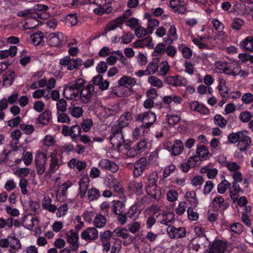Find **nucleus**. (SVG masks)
Masks as SVG:
<instances>
[{
	"label": "nucleus",
	"instance_id": "obj_48",
	"mask_svg": "<svg viewBox=\"0 0 253 253\" xmlns=\"http://www.w3.org/2000/svg\"><path fill=\"white\" fill-rule=\"evenodd\" d=\"M244 133L245 132L243 131L231 133L228 136V140L229 143L235 144L239 141Z\"/></svg>",
	"mask_w": 253,
	"mask_h": 253
},
{
	"label": "nucleus",
	"instance_id": "obj_18",
	"mask_svg": "<svg viewBox=\"0 0 253 253\" xmlns=\"http://www.w3.org/2000/svg\"><path fill=\"white\" fill-rule=\"evenodd\" d=\"M110 185L111 188L113 189L114 191L116 193L118 196L120 198L124 197L125 196L124 195V188H123V186L115 177L111 176V178L109 179Z\"/></svg>",
	"mask_w": 253,
	"mask_h": 253
},
{
	"label": "nucleus",
	"instance_id": "obj_15",
	"mask_svg": "<svg viewBox=\"0 0 253 253\" xmlns=\"http://www.w3.org/2000/svg\"><path fill=\"white\" fill-rule=\"evenodd\" d=\"M113 233L117 236L121 237L123 239H128L129 241L127 242L126 241H124L123 244L124 245H127L131 243L132 241V237L128 232V230L124 227H118L115 229Z\"/></svg>",
	"mask_w": 253,
	"mask_h": 253
},
{
	"label": "nucleus",
	"instance_id": "obj_53",
	"mask_svg": "<svg viewBox=\"0 0 253 253\" xmlns=\"http://www.w3.org/2000/svg\"><path fill=\"white\" fill-rule=\"evenodd\" d=\"M69 112L73 117L79 118L83 116L84 111L81 107L73 106L69 108Z\"/></svg>",
	"mask_w": 253,
	"mask_h": 253
},
{
	"label": "nucleus",
	"instance_id": "obj_26",
	"mask_svg": "<svg viewBox=\"0 0 253 253\" xmlns=\"http://www.w3.org/2000/svg\"><path fill=\"white\" fill-rule=\"evenodd\" d=\"M190 108L193 111H196L202 115H207L209 113V110L206 106L194 101L190 103Z\"/></svg>",
	"mask_w": 253,
	"mask_h": 253
},
{
	"label": "nucleus",
	"instance_id": "obj_7",
	"mask_svg": "<svg viewBox=\"0 0 253 253\" xmlns=\"http://www.w3.org/2000/svg\"><path fill=\"white\" fill-rule=\"evenodd\" d=\"M47 154L41 151H38L35 156V164L37 174L42 175L46 172V163Z\"/></svg>",
	"mask_w": 253,
	"mask_h": 253
},
{
	"label": "nucleus",
	"instance_id": "obj_52",
	"mask_svg": "<svg viewBox=\"0 0 253 253\" xmlns=\"http://www.w3.org/2000/svg\"><path fill=\"white\" fill-rule=\"evenodd\" d=\"M148 83L151 85L157 88H161L163 85V81L156 76H149L147 80Z\"/></svg>",
	"mask_w": 253,
	"mask_h": 253
},
{
	"label": "nucleus",
	"instance_id": "obj_47",
	"mask_svg": "<svg viewBox=\"0 0 253 253\" xmlns=\"http://www.w3.org/2000/svg\"><path fill=\"white\" fill-rule=\"evenodd\" d=\"M121 110V107L119 104H114L112 105L109 106L108 108H105L104 111L107 114V116L114 115L117 113H119Z\"/></svg>",
	"mask_w": 253,
	"mask_h": 253
},
{
	"label": "nucleus",
	"instance_id": "obj_25",
	"mask_svg": "<svg viewBox=\"0 0 253 253\" xmlns=\"http://www.w3.org/2000/svg\"><path fill=\"white\" fill-rule=\"evenodd\" d=\"M251 142V138L245 132L238 142L237 147L241 151H245L250 147Z\"/></svg>",
	"mask_w": 253,
	"mask_h": 253
},
{
	"label": "nucleus",
	"instance_id": "obj_46",
	"mask_svg": "<svg viewBox=\"0 0 253 253\" xmlns=\"http://www.w3.org/2000/svg\"><path fill=\"white\" fill-rule=\"evenodd\" d=\"M140 213V210L138 209L136 205H133L131 206L127 212V216L132 220H136L139 217Z\"/></svg>",
	"mask_w": 253,
	"mask_h": 253
},
{
	"label": "nucleus",
	"instance_id": "obj_58",
	"mask_svg": "<svg viewBox=\"0 0 253 253\" xmlns=\"http://www.w3.org/2000/svg\"><path fill=\"white\" fill-rule=\"evenodd\" d=\"M18 185L20 188L21 193L24 195H26L28 193V180L24 178L20 179L19 181Z\"/></svg>",
	"mask_w": 253,
	"mask_h": 253
},
{
	"label": "nucleus",
	"instance_id": "obj_21",
	"mask_svg": "<svg viewBox=\"0 0 253 253\" xmlns=\"http://www.w3.org/2000/svg\"><path fill=\"white\" fill-rule=\"evenodd\" d=\"M121 198L123 201L118 200L113 201L112 211L117 215H121L126 209L125 203L126 201V198L124 196Z\"/></svg>",
	"mask_w": 253,
	"mask_h": 253
},
{
	"label": "nucleus",
	"instance_id": "obj_57",
	"mask_svg": "<svg viewBox=\"0 0 253 253\" xmlns=\"http://www.w3.org/2000/svg\"><path fill=\"white\" fill-rule=\"evenodd\" d=\"M214 123L216 126L223 128L226 126L227 121L221 115L216 114L214 117Z\"/></svg>",
	"mask_w": 253,
	"mask_h": 253
},
{
	"label": "nucleus",
	"instance_id": "obj_30",
	"mask_svg": "<svg viewBox=\"0 0 253 253\" xmlns=\"http://www.w3.org/2000/svg\"><path fill=\"white\" fill-rule=\"evenodd\" d=\"M90 3H94L104 8L106 13L111 12L112 8L111 6L114 0H89Z\"/></svg>",
	"mask_w": 253,
	"mask_h": 253
},
{
	"label": "nucleus",
	"instance_id": "obj_3",
	"mask_svg": "<svg viewBox=\"0 0 253 253\" xmlns=\"http://www.w3.org/2000/svg\"><path fill=\"white\" fill-rule=\"evenodd\" d=\"M47 157L50 158L49 161L48 168L45 173V177L50 178L52 174L55 173L62 165L61 160L57 155V151L54 150L53 152L47 154Z\"/></svg>",
	"mask_w": 253,
	"mask_h": 253
},
{
	"label": "nucleus",
	"instance_id": "obj_42",
	"mask_svg": "<svg viewBox=\"0 0 253 253\" xmlns=\"http://www.w3.org/2000/svg\"><path fill=\"white\" fill-rule=\"evenodd\" d=\"M185 198L192 207L196 208L198 205V200L194 191H187L185 194Z\"/></svg>",
	"mask_w": 253,
	"mask_h": 253
},
{
	"label": "nucleus",
	"instance_id": "obj_12",
	"mask_svg": "<svg viewBox=\"0 0 253 253\" xmlns=\"http://www.w3.org/2000/svg\"><path fill=\"white\" fill-rule=\"evenodd\" d=\"M167 232L171 239L181 238L186 235V230L184 227L176 228L173 226H169Z\"/></svg>",
	"mask_w": 253,
	"mask_h": 253
},
{
	"label": "nucleus",
	"instance_id": "obj_11",
	"mask_svg": "<svg viewBox=\"0 0 253 253\" xmlns=\"http://www.w3.org/2000/svg\"><path fill=\"white\" fill-rule=\"evenodd\" d=\"M60 64L62 66V69L66 67L69 70H72L78 66L82 65V60L78 58H71L67 56L60 60Z\"/></svg>",
	"mask_w": 253,
	"mask_h": 253
},
{
	"label": "nucleus",
	"instance_id": "obj_50",
	"mask_svg": "<svg viewBox=\"0 0 253 253\" xmlns=\"http://www.w3.org/2000/svg\"><path fill=\"white\" fill-rule=\"evenodd\" d=\"M181 117L179 115L169 114L166 116V121L170 126H174L180 122Z\"/></svg>",
	"mask_w": 253,
	"mask_h": 253
},
{
	"label": "nucleus",
	"instance_id": "obj_43",
	"mask_svg": "<svg viewBox=\"0 0 253 253\" xmlns=\"http://www.w3.org/2000/svg\"><path fill=\"white\" fill-rule=\"evenodd\" d=\"M51 116V112L49 110H45L40 114L38 118L37 121L39 123L46 125H47Z\"/></svg>",
	"mask_w": 253,
	"mask_h": 253
},
{
	"label": "nucleus",
	"instance_id": "obj_27",
	"mask_svg": "<svg viewBox=\"0 0 253 253\" xmlns=\"http://www.w3.org/2000/svg\"><path fill=\"white\" fill-rule=\"evenodd\" d=\"M15 72L12 70H8L3 75L2 85L8 87L12 85L14 78Z\"/></svg>",
	"mask_w": 253,
	"mask_h": 253
},
{
	"label": "nucleus",
	"instance_id": "obj_35",
	"mask_svg": "<svg viewBox=\"0 0 253 253\" xmlns=\"http://www.w3.org/2000/svg\"><path fill=\"white\" fill-rule=\"evenodd\" d=\"M136 81L134 78L127 76H123L119 81L118 84L120 86L126 87H132L136 84Z\"/></svg>",
	"mask_w": 253,
	"mask_h": 253
},
{
	"label": "nucleus",
	"instance_id": "obj_60",
	"mask_svg": "<svg viewBox=\"0 0 253 253\" xmlns=\"http://www.w3.org/2000/svg\"><path fill=\"white\" fill-rule=\"evenodd\" d=\"M87 196L89 201L96 200L100 196V192L96 188H91L87 192Z\"/></svg>",
	"mask_w": 253,
	"mask_h": 253
},
{
	"label": "nucleus",
	"instance_id": "obj_29",
	"mask_svg": "<svg viewBox=\"0 0 253 253\" xmlns=\"http://www.w3.org/2000/svg\"><path fill=\"white\" fill-rule=\"evenodd\" d=\"M39 19H42L41 17H34L30 16L27 18L23 24L24 30H28L35 28L40 24Z\"/></svg>",
	"mask_w": 253,
	"mask_h": 253
},
{
	"label": "nucleus",
	"instance_id": "obj_22",
	"mask_svg": "<svg viewBox=\"0 0 253 253\" xmlns=\"http://www.w3.org/2000/svg\"><path fill=\"white\" fill-rule=\"evenodd\" d=\"M239 46L243 51L253 52V36L247 37L240 42Z\"/></svg>",
	"mask_w": 253,
	"mask_h": 253
},
{
	"label": "nucleus",
	"instance_id": "obj_44",
	"mask_svg": "<svg viewBox=\"0 0 253 253\" xmlns=\"http://www.w3.org/2000/svg\"><path fill=\"white\" fill-rule=\"evenodd\" d=\"M200 172L202 173H207L208 177L212 179L216 176L218 170L215 168L212 169L209 166H206L201 169Z\"/></svg>",
	"mask_w": 253,
	"mask_h": 253
},
{
	"label": "nucleus",
	"instance_id": "obj_59",
	"mask_svg": "<svg viewBox=\"0 0 253 253\" xmlns=\"http://www.w3.org/2000/svg\"><path fill=\"white\" fill-rule=\"evenodd\" d=\"M230 186V183L226 179H224L217 186V191L219 194L224 193L227 189Z\"/></svg>",
	"mask_w": 253,
	"mask_h": 253
},
{
	"label": "nucleus",
	"instance_id": "obj_54",
	"mask_svg": "<svg viewBox=\"0 0 253 253\" xmlns=\"http://www.w3.org/2000/svg\"><path fill=\"white\" fill-rule=\"evenodd\" d=\"M31 40L35 45H39L43 40V34L40 32L36 33L31 36Z\"/></svg>",
	"mask_w": 253,
	"mask_h": 253
},
{
	"label": "nucleus",
	"instance_id": "obj_8",
	"mask_svg": "<svg viewBox=\"0 0 253 253\" xmlns=\"http://www.w3.org/2000/svg\"><path fill=\"white\" fill-rule=\"evenodd\" d=\"M85 83L80 89V98L83 103H87L91 101L94 94V86L91 84L85 85Z\"/></svg>",
	"mask_w": 253,
	"mask_h": 253
},
{
	"label": "nucleus",
	"instance_id": "obj_2",
	"mask_svg": "<svg viewBox=\"0 0 253 253\" xmlns=\"http://www.w3.org/2000/svg\"><path fill=\"white\" fill-rule=\"evenodd\" d=\"M85 81L82 79H77L74 83H70L66 85L63 91V95L68 100L75 99L80 93V89L82 87Z\"/></svg>",
	"mask_w": 253,
	"mask_h": 253
},
{
	"label": "nucleus",
	"instance_id": "obj_45",
	"mask_svg": "<svg viewBox=\"0 0 253 253\" xmlns=\"http://www.w3.org/2000/svg\"><path fill=\"white\" fill-rule=\"evenodd\" d=\"M106 221L104 216L101 214H97L94 217L93 224L96 227L100 228L105 225Z\"/></svg>",
	"mask_w": 253,
	"mask_h": 253
},
{
	"label": "nucleus",
	"instance_id": "obj_40",
	"mask_svg": "<svg viewBox=\"0 0 253 253\" xmlns=\"http://www.w3.org/2000/svg\"><path fill=\"white\" fill-rule=\"evenodd\" d=\"M80 194L81 197H84L89 185V179L87 176H84L79 182Z\"/></svg>",
	"mask_w": 253,
	"mask_h": 253
},
{
	"label": "nucleus",
	"instance_id": "obj_6",
	"mask_svg": "<svg viewBox=\"0 0 253 253\" xmlns=\"http://www.w3.org/2000/svg\"><path fill=\"white\" fill-rule=\"evenodd\" d=\"M157 117L156 114L151 111L137 114L135 120L138 122H142V125L145 128H149L156 122Z\"/></svg>",
	"mask_w": 253,
	"mask_h": 253
},
{
	"label": "nucleus",
	"instance_id": "obj_32",
	"mask_svg": "<svg viewBox=\"0 0 253 253\" xmlns=\"http://www.w3.org/2000/svg\"><path fill=\"white\" fill-rule=\"evenodd\" d=\"M52 200L49 196H44L43 198L42 206V208L50 212L54 213L57 209V207L52 204Z\"/></svg>",
	"mask_w": 253,
	"mask_h": 253
},
{
	"label": "nucleus",
	"instance_id": "obj_24",
	"mask_svg": "<svg viewBox=\"0 0 253 253\" xmlns=\"http://www.w3.org/2000/svg\"><path fill=\"white\" fill-rule=\"evenodd\" d=\"M157 217L161 224L168 225L174 219V214L172 212H168L159 213Z\"/></svg>",
	"mask_w": 253,
	"mask_h": 253
},
{
	"label": "nucleus",
	"instance_id": "obj_62",
	"mask_svg": "<svg viewBox=\"0 0 253 253\" xmlns=\"http://www.w3.org/2000/svg\"><path fill=\"white\" fill-rule=\"evenodd\" d=\"M145 127L142 125L135 127L132 131V137L135 139H138L140 137L143 135Z\"/></svg>",
	"mask_w": 253,
	"mask_h": 253
},
{
	"label": "nucleus",
	"instance_id": "obj_17",
	"mask_svg": "<svg viewBox=\"0 0 253 253\" xmlns=\"http://www.w3.org/2000/svg\"><path fill=\"white\" fill-rule=\"evenodd\" d=\"M38 223V219L36 216L32 215H26L22 220V225L29 230H32L34 226Z\"/></svg>",
	"mask_w": 253,
	"mask_h": 253
},
{
	"label": "nucleus",
	"instance_id": "obj_16",
	"mask_svg": "<svg viewBox=\"0 0 253 253\" xmlns=\"http://www.w3.org/2000/svg\"><path fill=\"white\" fill-rule=\"evenodd\" d=\"M147 163L146 158L142 157L135 163L133 171V174L135 176L137 177L142 174L146 167Z\"/></svg>",
	"mask_w": 253,
	"mask_h": 253
},
{
	"label": "nucleus",
	"instance_id": "obj_10",
	"mask_svg": "<svg viewBox=\"0 0 253 253\" xmlns=\"http://www.w3.org/2000/svg\"><path fill=\"white\" fill-rule=\"evenodd\" d=\"M66 240L73 251L78 250L79 247V236L78 232L71 229L66 233Z\"/></svg>",
	"mask_w": 253,
	"mask_h": 253
},
{
	"label": "nucleus",
	"instance_id": "obj_14",
	"mask_svg": "<svg viewBox=\"0 0 253 253\" xmlns=\"http://www.w3.org/2000/svg\"><path fill=\"white\" fill-rule=\"evenodd\" d=\"M72 185V182L67 180L59 187L56 194V197L57 201L63 202L66 199L67 190Z\"/></svg>",
	"mask_w": 253,
	"mask_h": 253
},
{
	"label": "nucleus",
	"instance_id": "obj_56",
	"mask_svg": "<svg viewBox=\"0 0 253 253\" xmlns=\"http://www.w3.org/2000/svg\"><path fill=\"white\" fill-rule=\"evenodd\" d=\"M13 226V218L8 217L4 219L3 217H0V229L4 228H10Z\"/></svg>",
	"mask_w": 253,
	"mask_h": 253
},
{
	"label": "nucleus",
	"instance_id": "obj_19",
	"mask_svg": "<svg viewBox=\"0 0 253 253\" xmlns=\"http://www.w3.org/2000/svg\"><path fill=\"white\" fill-rule=\"evenodd\" d=\"M99 166L102 169L116 172L119 169L118 166L114 162L108 159H102L100 161Z\"/></svg>",
	"mask_w": 253,
	"mask_h": 253
},
{
	"label": "nucleus",
	"instance_id": "obj_4",
	"mask_svg": "<svg viewBox=\"0 0 253 253\" xmlns=\"http://www.w3.org/2000/svg\"><path fill=\"white\" fill-rule=\"evenodd\" d=\"M224 74L233 77L238 76L240 77H246L249 74L248 72L242 70L240 64L235 61L227 62Z\"/></svg>",
	"mask_w": 253,
	"mask_h": 253
},
{
	"label": "nucleus",
	"instance_id": "obj_1",
	"mask_svg": "<svg viewBox=\"0 0 253 253\" xmlns=\"http://www.w3.org/2000/svg\"><path fill=\"white\" fill-rule=\"evenodd\" d=\"M48 6L44 4H38L34 5L31 9L21 10L18 13V15L25 17L27 18L30 16L34 17H41L42 19H47L49 17V14L46 12Z\"/></svg>",
	"mask_w": 253,
	"mask_h": 253
},
{
	"label": "nucleus",
	"instance_id": "obj_31",
	"mask_svg": "<svg viewBox=\"0 0 253 253\" xmlns=\"http://www.w3.org/2000/svg\"><path fill=\"white\" fill-rule=\"evenodd\" d=\"M178 35L176 29L174 25H171L168 30L167 37L164 39V42L166 43L170 44L177 39Z\"/></svg>",
	"mask_w": 253,
	"mask_h": 253
},
{
	"label": "nucleus",
	"instance_id": "obj_23",
	"mask_svg": "<svg viewBox=\"0 0 253 253\" xmlns=\"http://www.w3.org/2000/svg\"><path fill=\"white\" fill-rule=\"evenodd\" d=\"M98 231L94 227H89L81 234L82 238L86 241L95 240L98 237Z\"/></svg>",
	"mask_w": 253,
	"mask_h": 253
},
{
	"label": "nucleus",
	"instance_id": "obj_61",
	"mask_svg": "<svg viewBox=\"0 0 253 253\" xmlns=\"http://www.w3.org/2000/svg\"><path fill=\"white\" fill-rule=\"evenodd\" d=\"M127 227L128 231H129L132 234H135L140 230L141 228V225L140 222L135 221L132 222L131 224H128Z\"/></svg>",
	"mask_w": 253,
	"mask_h": 253
},
{
	"label": "nucleus",
	"instance_id": "obj_38",
	"mask_svg": "<svg viewBox=\"0 0 253 253\" xmlns=\"http://www.w3.org/2000/svg\"><path fill=\"white\" fill-rule=\"evenodd\" d=\"M17 52L16 46H11L8 49L0 50V60L4 59L8 56L13 57L15 56Z\"/></svg>",
	"mask_w": 253,
	"mask_h": 253
},
{
	"label": "nucleus",
	"instance_id": "obj_49",
	"mask_svg": "<svg viewBox=\"0 0 253 253\" xmlns=\"http://www.w3.org/2000/svg\"><path fill=\"white\" fill-rule=\"evenodd\" d=\"M169 70V66L167 61L161 62L158 65V72L159 75H166Z\"/></svg>",
	"mask_w": 253,
	"mask_h": 253
},
{
	"label": "nucleus",
	"instance_id": "obj_37",
	"mask_svg": "<svg viewBox=\"0 0 253 253\" xmlns=\"http://www.w3.org/2000/svg\"><path fill=\"white\" fill-rule=\"evenodd\" d=\"M196 154L202 160H207L210 155L209 149L205 145H197Z\"/></svg>",
	"mask_w": 253,
	"mask_h": 253
},
{
	"label": "nucleus",
	"instance_id": "obj_28",
	"mask_svg": "<svg viewBox=\"0 0 253 253\" xmlns=\"http://www.w3.org/2000/svg\"><path fill=\"white\" fill-rule=\"evenodd\" d=\"M146 191L148 195L156 200L161 198V191L160 188L158 186L147 185L146 186Z\"/></svg>",
	"mask_w": 253,
	"mask_h": 253
},
{
	"label": "nucleus",
	"instance_id": "obj_51",
	"mask_svg": "<svg viewBox=\"0 0 253 253\" xmlns=\"http://www.w3.org/2000/svg\"><path fill=\"white\" fill-rule=\"evenodd\" d=\"M30 172V169L27 168H16L13 169V173L18 177L22 178L27 176Z\"/></svg>",
	"mask_w": 253,
	"mask_h": 253
},
{
	"label": "nucleus",
	"instance_id": "obj_34",
	"mask_svg": "<svg viewBox=\"0 0 253 253\" xmlns=\"http://www.w3.org/2000/svg\"><path fill=\"white\" fill-rule=\"evenodd\" d=\"M132 114L129 112H126L122 115L118 120V127H120L121 129L123 127L126 126L131 121Z\"/></svg>",
	"mask_w": 253,
	"mask_h": 253
},
{
	"label": "nucleus",
	"instance_id": "obj_39",
	"mask_svg": "<svg viewBox=\"0 0 253 253\" xmlns=\"http://www.w3.org/2000/svg\"><path fill=\"white\" fill-rule=\"evenodd\" d=\"M125 21V19L122 17H119L115 20L110 22L107 25L105 31L106 32L115 30Z\"/></svg>",
	"mask_w": 253,
	"mask_h": 253
},
{
	"label": "nucleus",
	"instance_id": "obj_64",
	"mask_svg": "<svg viewBox=\"0 0 253 253\" xmlns=\"http://www.w3.org/2000/svg\"><path fill=\"white\" fill-rule=\"evenodd\" d=\"M252 117L253 116L251 113L248 111L242 112L239 116V119L243 123L249 122L252 119Z\"/></svg>",
	"mask_w": 253,
	"mask_h": 253
},
{
	"label": "nucleus",
	"instance_id": "obj_5",
	"mask_svg": "<svg viewBox=\"0 0 253 253\" xmlns=\"http://www.w3.org/2000/svg\"><path fill=\"white\" fill-rule=\"evenodd\" d=\"M122 129L117 126H113L111 129V134L109 137V140L113 146L118 149L120 148L125 142Z\"/></svg>",
	"mask_w": 253,
	"mask_h": 253
},
{
	"label": "nucleus",
	"instance_id": "obj_13",
	"mask_svg": "<svg viewBox=\"0 0 253 253\" xmlns=\"http://www.w3.org/2000/svg\"><path fill=\"white\" fill-rule=\"evenodd\" d=\"M166 82L173 86H185L188 83L187 80L180 75L169 76L166 78Z\"/></svg>",
	"mask_w": 253,
	"mask_h": 253
},
{
	"label": "nucleus",
	"instance_id": "obj_33",
	"mask_svg": "<svg viewBox=\"0 0 253 253\" xmlns=\"http://www.w3.org/2000/svg\"><path fill=\"white\" fill-rule=\"evenodd\" d=\"M154 46L152 38L149 36L143 39L137 40L134 43V46L135 47L143 48L147 47L148 48L151 49L154 47Z\"/></svg>",
	"mask_w": 253,
	"mask_h": 253
},
{
	"label": "nucleus",
	"instance_id": "obj_20",
	"mask_svg": "<svg viewBox=\"0 0 253 253\" xmlns=\"http://www.w3.org/2000/svg\"><path fill=\"white\" fill-rule=\"evenodd\" d=\"M226 248L227 245L225 242L218 240L212 244L209 253H224Z\"/></svg>",
	"mask_w": 253,
	"mask_h": 253
},
{
	"label": "nucleus",
	"instance_id": "obj_36",
	"mask_svg": "<svg viewBox=\"0 0 253 253\" xmlns=\"http://www.w3.org/2000/svg\"><path fill=\"white\" fill-rule=\"evenodd\" d=\"M213 206L218 209H221L223 210L226 209L229 205L225 202L223 197L220 195L216 196L212 200V202Z\"/></svg>",
	"mask_w": 253,
	"mask_h": 253
},
{
	"label": "nucleus",
	"instance_id": "obj_9",
	"mask_svg": "<svg viewBox=\"0 0 253 253\" xmlns=\"http://www.w3.org/2000/svg\"><path fill=\"white\" fill-rule=\"evenodd\" d=\"M67 41V37L60 32L51 33L48 35V43L51 46L63 45Z\"/></svg>",
	"mask_w": 253,
	"mask_h": 253
},
{
	"label": "nucleus",
	"instance_id": "obj_63",
	"mask_svg": "<svg viewBox=\"0 0 253 253\" xmlns=\"http://www.w3.org/2000/svg\"><path fill=\"white\" fill-rule=\"evenodd\" d=\"M56 105L57 110V113L65 112L67 110V102L64 99L58 100Z\"/></svg>",
	"mask_w": 253,
	"mask_h": 253
},
{
	"label": "nucleus",
	"instance_id": "obj_41",
	"mask_svg": "<svg viewBox=\"0 0 253 253\" xmlns=\"http://www.w3.org/2000/svg\"><path fill=\"white\" fill-rule=\"evenodd\" d=\"M184 149L183 144L180 140L174 141L171 149V153L172 155H178L181 154Z\"/></svg>",
	"mask_w": 253,
	"mask_h": 253
},
{
	"label": "nucleus",
	"instance_id": "obj_55",
	"mask_svg": "<svg viewBox=\"0 0 253 253\" xmlns=\"http://www.w3.org/2000/svg\"><path fill=\"white\" fill-rule=\"evenodd\" d=\"M159 25V21L155 18H149L147 23V30L149 33L152 34L154 29Z\"/></svg>",
	"mask_w": 253,
	"mask_h": 253
}]
</instances>
